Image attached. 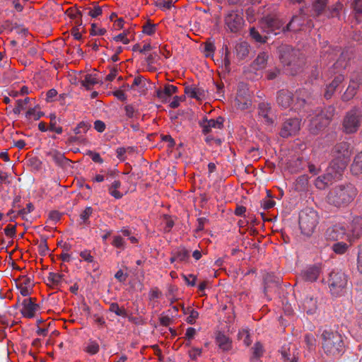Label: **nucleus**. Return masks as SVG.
Segmentation results:
<instances>
[{"label": "nucleus", "instance_id": "f257e3e1", "mask_svg": "<svg viewBox=\"0 0 362 362\" xmlns=\"http://www.w3.org/2000/svg\"><path fill=\"white\" fill-rule=\"evenodd\" d=\"M276 103L282 108L291 107L296 111H308L310 105L309 93L305 88L296 90L295 95L288 90H280L277 92Z\"/></svg>", "mask_w": 362, "mask_h": 362}, {"label": "nucleus", "instance_id": "f03ea898", "mask_svg": "<svg viewBox=\"0 0 362 362\" xmlns=\"http://www.w3.org/2000/svg\"><path fill=\"white\" fill-rule=\"evenodd\" d=\"M322 349L327 356L337 358L345 351V344L342 336L337 331L325 329L321 334Z\"/></svg>", "mask_w": 362, "mask_h": 362}, {"label": "nucleus", "instance_id": "7ed1b4c3", "mask_svg": "<svg viewBox=\"0 0 362 362\" xmlns=\"http://www.w3.org/2000/svg\"><path fill=\"white\" fill-rule=\"evenodd\" d=\"M358 191L351 184L339 185L332 188L327 196L329 204L337 208L349 205L356 197Z\"/></svg>", "mask_w": 362, "mask_h": 362}, {"label": "nucleus", "instance_id": "20e7f679", "mask_svg": "<svg viewBox=\"0 0 362 362\" xmlns=\"http://www.w3.org/2000/svg\"><path fill=\"white\" fill-rule=\"evenodd\" d=\"M279 53L281 63L287 66V71L290 74H297L304 64V59L300 51L289 45H283L279 48Z\"/></svg>", "mask_w": 362, "mask_h": 362}, {"label": "nucleus", "instance_id": "39448f33", "mask_svg": "<svg viewBox=\"0 0 362 362\" xmlns=\"http://www.w3.org/2000/svg\"><path fill=\"white\" fill-rule=\"evenodd\" d=\"M299 227L301 233L308 237L314 233L318 223L317 212L313 209H305L299 214Z\"/></svg>", "mask_w": 362, "mask_h": 362}, {"label": "nucleus", "instance_id": "423d86ee", "mask_svg": "<svg viewBox=\"0 0 362 362\" xmlns=\"http://www.w3.org/2000/svg\"><path fill=\"white\" fill-rule=\"evenodd\" d=\"M362 124V108L354 107L349 110L342 121V131L346 134L356 133Z\"/></svg>", "mask_w": 362, "mask_h": 362}, {"label": "nucleus", "instance_id": "0eeeda50", "mask_svg": "<svg viewBox=\"0 0 362 362\" xmlns=\"http://www.w3.org/2000/svg\"><path fill=\"white\" fill-rule=\"evenodd\" d=\"M223 21L226 31L232 33L240 32L245 25L243 12L238 9L228 11L224 15Z\"/></svg>", "mask_w": 362, "mask_h": 362}, {"label": "nucleus", "instance_id": "6e6552de", "mask_svg": "<svg viewBox=\"0 0 362 362\" xmlns=\"http://www.w3.org/2000/svg\"><path fill=\"white\" fill-rule=\"evenodd\" d=\"M332 294L339 296L343 293L344 289L347 285V276L343 272H332L328 280Z\"/></svg>", "mask_w": 362, "mask_h": 362}, {"label": "nucleus", "instance_id": "1a4fd4ad", "mask_svg": "<svg viewBox=\"0 0 362 362\" xmlns=\"http://www.w3.org/2000/svg\"><path fill=\"white\" fill-rule=\"evenodd\" d=\"M262 30L267 35L273 34L276 35L281 32L285 33L284 30V23L278 18L267 16L261 20L259 22Z\"/></svg>", "mask_w": 362, "mask_h": 362}, {"label": "nucleus", "instance_id": "9d476101", "mask_svg": "<svg viewBox=\"0 0 362 362\" xmlns=\"http://www.w3.org/2000/svg\"><path fill=\"white\" fill-rule=\"evenodd\" d=\"M330 119V115H327L322 110L316 111L315 115L310 119V132L313 134H318L320 131L329 124Z\"/></svg>", "mask_w": 362, "mask_h": 362}, {"label": "nucleus", "instance_id": "9b49d317", "mask_svg": "<svg viewBox=\"0 0 362 362\" xmlns=\"http://www.w3.org/2000/svg\"><path fill=\"white\" fill-rule=\"evenodd\" d=\"M300 129V120L298 118L286 119L281 124L279 135L282 138H288L298 134Z\"/></svg>", "mask_w": 362, "mask_h": 362}, {"label": "nucleus", "instance_id": "f8f14e48", "mask_svg": "<svg viewBox=\"0 0 362 362\" xmlns=\"http://www.w3.org/2000/svg\"><path fill=\"white\" fill-rule=\"evenodd\" d=\"M352 154L351 144L346 141L337 144L332 149V155L334 159L340 160L349 163Z\"/></svg>", "mask_w": 362, "mask_h": 362}, {"label": "nucleus", "instance_id": "ddd939ff", "mask_svg": "<svg viewBox=\"0 0 362 362\" xmlns=\"http://www.w3.org/2000/svg\"><path fill=\"white\" fill-rule=\"evenodd\" d=\"M347 240L354 242L362 235V218L354 217L346 228Z\"/></svg>", "mask_w": 362, "mask_h": 362}, {"label": "nucleus", "instance_id": "4468645a", "mask_svg": "<svg viewBox=\"0 0 362 362\" xmlns=\"http://www.w3.org/2000/svg\"><path fill=\"white\" fill-rule=\"evenodd\" d=\"M325 237L329 240H339L347 238V229L344 224L339 223L329 227L325 232Z\"/></svg>", "mask_w": 362, "mask_h": 362}, {"label": "nucleus", "instance_id": "2eb2a0df", "mask_svg": "<svg viewBox=\"0 0 362 362\" xmlns=\"http://www.w3.org/2000/svg\"><path fill=\"white\" fill-rule=\"evenodd\" d=\"M306 18V13L303 8L299 10V13L292 17L291 20L286 25L284 31H293L296 32L301 30L304 25Z\"/></svg>", "mask_w": 362, "mask_h": 362}, {"label": "nucleus", "instance_id": "dca6fc26", "mask_svg": "<svg viewBox=\"0 0 362 362\" xmlns=\"http://www.w3.org/2000/svg\"><path fill=\"white\" fill-rule=\"evenodd\" d=\"M224 119L222 117H218L216 119H208L204 117L199 121V126L202 128V132L205 134L211 132V129H221L223 127Z\"/></svg>", "mask_w": 362, "mask_h": 362}, {"label": "nucleus", "instance_id": "f3484780", "mask_svg": "<svg viewBox=\"0 0 362 362\" xmlns=\"http://www.w3.org/2000/svg\"><path fill=\"white\" fill-rule=\"evenodd\" d=\"M361 83L362 76L361 75H357L355 78H351L346 90L341 96V100L346 102L354 98Z\"/></svg>", "mask_w": 362, "mask_h": 362}, {"label": "nucleus", "instance_id": "a211bd4d", "mask_svg": "<svg viewBox=\"0 0 362 362\" xmlns=\"http://www.w3.org/2000/svg\"><path fill=\"white\" fill-rule=\"evenodd\" d=\"M178 88L177 86L171 84H165L163 88H158L155 90L156 97L162 102L167 103L173 94L177 93Z\"/></svg>", "mask_w": 362, "mask_h": 362}, {"label": "nucleus", "instance_id": "6ab92c4d", "mask_svg": "<svg viewBox=\"0 0 362 362\" xmlns=\"http://www.w3.org/2000/svg\"><path fill=\"white\" fill-rule=\"evenodd\" d=\"M347 164L348 163L346 162L337 159H333L327 170L329 173H331L335 180H338L341 178L344 170L347 166Z\"/></svg>", "mask_w": 362, "mask_h": 362}, {"label": "nucleus", "instance_id": "aec40b11", "mask_svg": "<svg viewBox=\"0 0 362 362\" xmlns=\"http://www.w3.org/2000/svg\"><path fill=\"white\" fill-rule=\"evenodd\" d=\"M35 298H25L22 302L23 308L21 310V314L28 318H33L35 312L39 308V305L35 303Z\"/></svg>", "mask_w": 362, "mask_h": 362}, {"label": "nucleus", "instance_id": "412c9836", "mask_svg": "<svg viewBox=\"0 0 362 362\" xmlns=\"http://www.w3.org/2000/svg\"><path fill=\"white\" fill-rule=\"evenodd\" d=\"M47 157L49 158L50 160L54 162L57 165L60 167H65L69 165L71 160L66 158L64 153L56 149H51L50 151L46 153Z\"/></svg>", "mask_w": 362, "mask_h": 362}, {"label": "nucleus", "instance_id": "4be33fe9", "mask_svg": "<svg viewBox=\"0 0 362 362\" xmlns=\"http://www.w3.org/2000/svg\"><path fill=\"white\" fill-rule=\"evenodd\" d=\"M258 115L264 119V122L269 125L274 124V119L270 116L272 113L271 105L268 103L262 102L258 105Z\"/></svg>", "mask_w": 362, "mask_h": 362}, {"label": "nucleus", "instance_id": "5701e85b", "mask_svg": "<svg viewBox=\"0 0 362 362\" xmlns=\"http://www.w3.org/2000/svg\"><path fill=\"white\" fill-rule=\"evenodd\" d=\"M185 93L191 98L202 100L206 98L205 90L200 86H187L185 88Z\"/></svg>", "mask_w": 362, "mask_h": 362}, {"label": "nucleus", "instance_id": "b1692460", "mask_svg": "<svg viewBox=\"0 0 362 362\" xmlns=\"http://www.w3.org/2000/svg\"><path fill=\"white\" fill-rule=\"evenodd\" d=\"M320 269L317 266H310L303 269L300 273V277L306 281H315L317 279Z\"/></svg>", "mask_w": 362, "mask_h": 362}, {"label": "nucleus", "instance_id": "393cba45", "mask_svg": "<svg viewBox=\"0 0 362 362\" xmlns=\"http://www.w3.org/2000/svg\"><path fill=\"white\" fill-rule=\"evenodd\" d=\"M235 105L240 110H246L251 105V101L248 99L245 90H239L235 98Z\"/></svg>", "mask_w": 362, "mask_h": 362}, {"label": "nucleus", "instance_id": "a878e982", "mask_svg": "<svg viewBox=\"0 0 362 362\" xmlns=\"http://www.w3.org/2000/svg\"><path fill=\"white\" fill-rule=\"evenodd\" d=\"M344 80V76L343 74H339L337 75L333 81L327 86L326 90L325 92V98L327 99L331 98L335 92L337 88L341 84Z\"/></svg>", "mask_w": 362, "mask_h": 362}, {"label": "nucleus", "instance_id": "bb28decb", "mask_svg": "<svg viewBox=\"0 0 362 362\" xmlns=\"http://www.w3.org/2000/svg\"><path fill=\"white\" fill-rule=\"evenodd\" d=\"M303 308L308 315H313L317 312V300L311 296H306L303 301Z\"/></svg>", "mask_w": 362, "mask_h": 362}, {"label": "nucleus", "instance_id": "cd10ccee", "mask_svg": "<svg viewBox=\"0 0 362 362\" xmlns=\"http://www.w3.org/2000/svg\"><path fill=\"white\" fill-rule=\"evenodd\" d=\"M66 13L68 14L70 18L76 20L75 23L78 26L82 25V16L83 15L87 16L86 11L84 10V7L83 8L82 11L77 7H71L66 10Z\"/></svg>", "mask_w": 362, "mask_h": 362}, {"label": "nucleus", "instance_id": "c85d7f7f", "mask_svg": "<svg viewBox=\"0 0 362 362\" xmlns=\"http://www.w3.org/2000/svg\"><path fill=\"white\" fill-rule=\"evenodd\" d=\"M269 55L267 52H262L258 54L256 59L253 61L251 64L252 68L254 70H261L266 68Z\"/></svg>", "mask_w": 362, "mask_h": 362}, {"label": "nucleus", "instance_id": "c756f323", "mask_svg": "<svg viewBox=\"0 0 362 362\" xmlns=\"http://www.w3.org/2000/svg\"><path fill=\"white\" fill-rule=\"evenodd\" d=\"M333 181H335V180L332 177L331 173H329L327 170L326 173L317 177V178L315 180V185L317 188L323 189Z\"/></svg>", "mask_w": 362, "mask_h": 362}, {"label": "nucleus", "instance_id": "7c9ffc66", "mask_svg": "<svg viewBox=\"0 0 362 362\" xmlns=\"http://www.w3.org/2000/svg\"><path fill=\"white\" fill-rule=\"evenodd\" d=\"M328 0H313L311 10V16L317 17L325 10Z\"/></svg>", "mask_w": 362, "mask_h": 362}, {"label": "nucleus", "instance_id": "2f4dec72", "mask_svg": "<svg viewBox=\"0 0 362 362\" xmlns=\"http://www.w3.org/2000/svg\"><path fill=\"white\" fill-rule=\"evenodd\" d=\"M350 170L354 175L357 176L362 174V151L354 156Z\"/></svg>", "mask_w": 362, "mask_h": 362}, {"label": "nucleus", "instance_id": "473e14b6", "mask_svg": "<svg viewBox=\"0 0 362 362\" xmlns=\"http://www.w3.org/2000/svg\"><path fill=\"white\" fill-rule=\"evenodd\" d=\"M216 341L218 347L223 351H228L231 349V341L229 338L221 332H218Z\"/></svg>", "mask_w": 362, "mask_h": 362}, {"label": "nucleus", "instance_id": "72a5a7b5", "mask_svg": "<svg viewBox=\"0 0 362 362\" xmlns=\"http://www.w3.org/2000/svg\"><path fill=\"white\" fill-rule=\"evenodd\" d=\"M252 355L250 358V362H259V358L264 351L262 344L259 341L256 342L252 348Z\"/></svg>", "mask_w": 362, "mask_h": 362}, {"label": "nucleus", "instance_id": "f704fd0d", "mask_svg": "<svg viewBox=\"0 0 362 362\" xmlns=\"http://www.w3.org/2000/svg\"><path fill=\"white\" fill-rule=\"evenodd\" d=\"M98 83V80L97 78V76L91 74H86L84 76V78L81 81V86L87 90L91 89V88Z\"/></svg>", "mask_w": 362, "mask_h": 362}, {"label": "nucleus", "instance_id": "c9c22d12", "mask_svg": "<svg viewBox=\"0 0 362 362\" xmlns=\"http://www.w3.org/2000/svg\"><path fill=\"white\" fill-rule=\"evenodd\" d=\"M235 49L237 57L240 59H244L249 53L248 45L246 42L238 43Z\"/></svg>", "mask_w": 362, "mask_h": 362}, {"label": "nucleus", "instance_id": "e433bc0d", "mask_svg": "<svg viewBox=\"0 0 362 362\" xmlns=\"http://www.w3.org/2000/svg\"><path fill=\"white\" fill-rule=\"evenodd\" d=\"M111 245L117 249L124 250L126 248L127 243L121 235H115L112 236Z\"/></svg>", "mask_w": 362, "mask_h": 362}, {"label": "nucleus", "instance_id": "4c0bfd02", "mask_svg": "<svg viewBox=\"0 0 362 362\" xmlns=\"http://www.w3.org/2000/svg\"><path fill=\"white\" fill-rule=\"evenodd\" d=\"M189 251L185 247H180L175 253V258L180 262H187L189 259Z\"/></svg>", "mask_w": 362, "mask_h": 362}, {"label": "nucleus", "instance_id": "58836bf2", "mask_svg": "<svg viewBox=\"0 0 362 362\" xmlns=\"http://www.w3.org/2000/svg\"><path fill=\"white\" fill-rule=\"evenodd\" d=\"M109 311L114 313L117 316L126 317L127 312L124 308H120L117 303H111L110 304Z\"/></svg>", "mask_w": 362, "mask_h": 362}, {"label": "nucleus", "instance_id": "ea45409f", "mask_svg": "<svg viewBox=\"0 0 362 362\" xmlns=\"http://www.w3.org/2000/svg\"><path fill=\"white\" fill-rule=\"evenodd\" d=\"M93 211V209L91 206H86V209L80 214V224H89L88 219L92 215Z\"/></svg>", "mask_w": 362, "mask_h": 362}, {"label": "nucleus", "instance_id": "a19ab883", "mask_svg": "<svg viewBox=\"0 0 362 362\" xmlns=\"http://www.w3.org/2000/svg\"><path fill=\"white\" fill-rule=\"evenodd\" d=\"M304 340L308 349L310 351L315 349L317 341L315 336L311 333H308L304 337Z\"/></svg>", "mask_w": 362, "mask_h": 362}, {"label": "nucleus", "instance_id": "79ce46f5", "mask_svg": "<svg viewBox=\"0 0 362 362\" xmlns=\"http://www.w3.org/2000/svg\"><path fill=\"white\" fill-rule=\"evenodd\" d=\"M332 248L336 254L343 255L347 251L349 245L344 242H337L333 244Z\"/></svg>", "mask_w": 362, "mask_h": 362}, {"label": "nucleus", "instance_id": "37998d69", "mask_svg": "<svg viewBox=\"0 0 362 362\" xmlns=\"http://www.w3.org/2000/svg\"><path fill=\"white\" fill-rule=\"evenodd\" d=\"M250 35L252 39H254L256 42L260 43L266 42L267 39V36H262L259 31L255 28H251L250 29Z\"/></svg>", "mask_w": 362, "mask_h": 362}, {"label": "nucleus", "instance_id": "c03bdc74", "mask_svg": "<svg viewBox=\"0 0 362 362\" xmlns=\"http://www.w3.org/2000/svg\"><path fill=\"white\" fill-rule=\"evenodd\" d=\"M5 23L6 25V26L10 28V30L11 31L13 30H16V33L19 35H25L28 33V29L21 27V26L18 25L16 23L13 24L11 22H10L9 21H6L5 22Z\"/></svg>", "mask_w": 362, "mask_h": 362}, {"label": "nucleus", "instance_id": "a18cd8bd", "mask_svg": "<svg viewBox=\"0 0 362 362\" xmlns=\"http://www.w3.org/2000/svg\"><path fill=\"white\" fill-rule=\"evenodd\" d=\"M303 159L301 158H297L293 160L288 163V168L292 173L298 172L302 167Z\"/></svg>", "mask_w": 362, "mask_h": 362}, {"label": "nucleus", "instance_id": "49530a36", "mask_svg": "<svg viewBox=\"0 0 362 362\" xmlns=\"http://www.w3.org/2000/svg\"><path fill=\"white\" fill-rule=\"evenodd\" d=\"M90 127L91 125L88 122H81L74 128V132L76 134H85Z\"/></svg>", "mask_w": 362, "mask_h": 362}, {"label": "nucleus", "instance_id": "de8ad7c7", "mask_svg": "<svg viewBox=\"0 0 362 362\" xmlns=\"http://www.w3.org/2000/svg\"><path fill=\"white\" fill-rule=\"evenodd\" d=\"M84 10L86 11L87 16H90L93 18L102 14V8L99 6H95L93 8L89 7H84Z\"/></svg>", "mask_w": 362, "mask_h": 362}, {"label": "nucleus", "instance_id": "09e8293b", "mask_svg": "<svg viewBox=\"0 0 362 362\" xmlns=\"http://www.w3.org/2000/svg\"><path fill=\"white\" fill-rule=\"evenodd\" d=\"M63 277V274L59 273L49 272L47 276V280L49 283L52 284L58 285L61 283Z\"/></svg>", "mask_w": 362, "mask_h": 362}, {"label": "nucleus", "instance_id": "8fccbe9b", "mask_svg": "<svg viewBox=\"0 0 362 362\" xmlns=\"http://www.w3.org/2000/svg\"><path fill=\"white\" fill-rule=\"evenodd\" d=\"M51 122L49 125V130L51 132H54L58 134H61L63 132V129L62 127H56V115L55 114H50L49 116Z\"/></svg>", "mask_w": 362, "mask_h": 362}, {"label": "nucleus", "instance_id": "3c124183", "mask_svg": "<svg viewBox=\"0 0 362 362\" xmlns=\"http://www.w3.org/2000/svg\"><path fill=\"white\" fill-rule=\"evenodd\" d=\"M43 115V112L40 111L37 112L35 108H30L25 114L27 119L33 120H38Z\"/></svg>", "mask_w": 362, "mask_h": 362}, {"label": "nucleus", "instance_id": "603ef678", "mask_svg": "<svg viewBox=\"0 0 362 362\" xmlns=\"http://www.w3.org/2000/svg\"><path fill=\"white\" fill-rule=\"evenodd\" d=\"M238 337L240 339L243 340V342L245 346H249L251 344L252 340L250 339V333L247 329H243L241 331H240L238 334Z\"/></svg>", "mask_w": 362, "mask_h": 362}, {"label": "nucleus", "instance_id": "864d4df0", "mask_svg": "<svg viewBox=\"0 0 362 362\" xmlns=\"http://www.w3.org/2000/svg\"><path fill=\"white\" fill-rule=\"evenodd\" d=\"M156 24H153L150 21H148L143 25V33L148 35H152L156 32Z\"/></svg>", "mask_w": 362, "mask_h": 362}, {"label": "nucleus", "instance_id": "5fc2aeb1", "mask_svg": "<svg viewBox=\"0 0 362 362\" xmlns=\"http://www.w3.org/2000/svg\"><path fill=\"white\" fill-rule=\"evenodd\" d=\"M125 115L127 118L132 119L134 117H137L139 112L132 105H127L124 106Z\"/></svg>", "mask_w": 362, "mask_h": 362}, {"label": "nucleus", "instance_id": "6e6d98bb", "mask_svg": "<svg viewBox=\"0 0 362 362\" xmlns=\"http://www.w3.org/2000/svg\"><path fill=\"white\" fill-rule=\"evenodd\" d=\"M49 250V247L47 243V239L43 238L40 240L38 244V252L40 255L45 256Z\"/></svg>", "mask_w": 362, "mask_h": 362}, {"label": "nucleus", "instance_id": "4d7b16f0", "mask_svg": "<svg viewBox=\"0 0 362 362\" xmlns=\"http://www.w3.org/2000/svg\"><path fill=\"white\" fill-rule=\"evenodd\" d=\"M86 351L91 354H96L99 351V344L95 341H90L86 349Z\"/></svg>", "mask_w": 362, "mask_h": 362}, {"label": "nucleus", "instance_id": "13d9d810", "mask_svg": "<svg viewBox=\"0 0 362 362\" xmlns=\"http://www.w3.org/2000/svg\"><path fill=\"white\" fill-rule=\"evenodd\" d=\"M156 6L161 10L170 9L173 6L172 0H157Z\"/></svg>", "mask_w": 362, "mask_h": 362}, {"label": "nucleus", "instance_id": "bf43d9fd", "mask_svg": "<svg viewBox=\"0 0 362 362\" xmlns=\"http://www.w3.org/2000/svg\"><path fill=\"white\" fill-rule=\"evenodd\" d=\"M188 310L189 315L187 317L186 321L189 325H194L195 324L196 319H197L199 317V313L194 309H191L190 308H188Z\"/></svg>", "mask_w": 362, "mask_h": 362}, {"label": "nucleus", "instance_id": "052dcab7", "mask_svg": "<svg viewBox=\"0 0 362 362\" xmlns=\"http://www.w3.org/2000/svg\"><path fill=\"white\" fill-rule=\"evenodd\" d=\"M226 52L225 55L223 59V64L225 69V71L227 72H229L230 71V60L229 58L230 52L228 51V49L227 46L225 47Z\"/></svg>", "mask_w": 362, "mask_h": 362}, {"label": "nucleus", "instance_id": "680f3d73", "mask_svg": "<svg viewBox=\"0 0 362 362\" xmlns=\"http://www.w3.org/2000/svg\"><path fill=\"white\" fill-rule=\"evenodd\" d=\"M106 29L98 28L95 23L91 24L90 35H104L106 33Z\"/></svg>", "mask_w": 362, "mask_h": 362}, {"label": "nucleus", "instance_id": "e2e57ef3", "mask_svg": "<svg viewBox=\"0 0 362 362\" xmlns=\"http://www.w3.org/2000/svg\"><path fill=\"white\" fill-rule=\"evenodd\" d=\"M128 274L124 272L122 269H119L115 274V278L120 283H124L127 278Z\"/></svg>", "mask_w": 362, "mask_h": 362}, {"label": "nucleus", "instance_id": "0e129e2a", "mask_svg": "<svg viewBox=\"0 0 362 362\" xmlns=\"http://www.w3.org/2000/svg\"><path fill=\"white\" fill-rule=\"evenodd\" d=\"M215 51L214 44L211 42H206L204 44V52H206V57H210L214 54Z\"/></svg>", "mask_w": 362, "mask_h": 362}, {"label": "nucleus", "instance_id": "69168bd1", "mask_svg": "<svg viewBox=\"0 0 362 362\" xmlns=\"http://www.w3.org/2000/svg\"><path fill=\"white\" fill-rule=\"evenodd\" d=\"M127 34L126 32H123L115 37H113L112 40L116 42H122L124 45H127L129 43V40L127 38Z\"/></svg>", "mask_w": 362, "mask_h": 362}, {"label": "nucleus", "instance_id": "338daca9", "mask_svg": "<svg viewBox=\"0 0 362 362\" xmlns=\"http://www.w3.org/2000/svg\"><path fill=\"white\" fill-rule=\"evenodd\" d=\"M356 265L358 272L362 274V245L358 247Z\"/></svg>", "mask_w": 362, "mask_h": 362}, {"label": "nucleus", "instance_id": "774afa93", "mask_svg": "<svg viewBox=\"0 0 362 362\" xmlns=\"http://www.w3.org/2000/svg\"><path fill=\"white\" fill-rule=\"evenodd\" d=\"M351 6L357 13H362V0H351Z\"/></svg>", "mask_w": 362, "mask_h": 362}]
</instances>
